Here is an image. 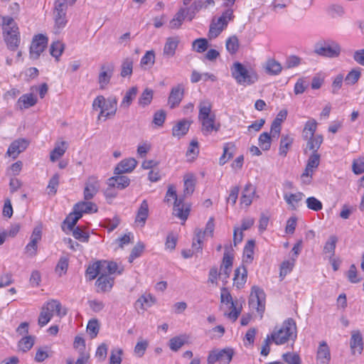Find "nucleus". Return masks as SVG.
<instances>
[{
    "label": "nucleus",
    "instance_id": "36",
    "mask_svg": "<svg viewBox=\"0 0 364 364\" xmlns=\"http://www.w3.org/2000/svg\"><path fill=\"white\" fill-rule=\"evenodd\" d=\"M235 150L233 143H227L223 147V154L220 158V164L224 165L229 159L232 158Z\"/></svg>",
    "mask_w": 364,
    "mask_h": 364
},
{
    "label": "nucleus",
    "instance_id": "1",
    "mask_svg": "<svg viewBox=\"0 0 364 364\" xmlns=\"http://www.w3.org/2000/svg\"><path fill=\"white\" fill-rule=\"evenodd\" d=\"M211 109V105L208 102L199 105L198 120L201 124V132L205 136L213 132H218L221 127L220 123L216 122L215 114L212 113Z\"/></svg>",
    "mask_w": 364,
    "mask_h": 364
},
{
    "label": "nucleus",
    "instance_id": "16",
    "mask_svg": "<svg viewBox=\"0 0 364 364\" xmlns=\"http://www.w3.org/2000/svg\"><path fill=\"white\" fill-rule=\"evenodd\" d=\"M74 213L82 216L83 213H92L97 211V206L89 200L80 201L74 205Z\"/></svg>",
    "mask_w": 364,
    "mask_h": 364
},
{
    "label": "nucleus",
    "instance_id": "19",
    "mask_svg": "<svg viewBox=\"0 0 364 364\" xmlns=\"http://www.w3.org/2000/svg\"><path fill=\"white\" fill-rule=\"evenodd\" d=\"M316 360L319 364H328L331 360V352L328 346L326 341H321L319 343Z\"/></svg>",
    "mask_w": 364,
    "mask_h": 364
},
{
    "label": "nucleus",
    "instance_id": "8",
    "mask_svg": "<svg viewBox=\"0 0 364 364\" xmlns=\"http://www.w3.org/2000/svg\"><path fill=\"white\" fill-rule=\"evenodd\" d=\"M320 154L318 153L311 154L309 157L306 166L301 178L304 184H310L313 173L316 171L320 164Z\"/></svg>",
    "mask_w": 364,
    "mask_h": 364
},
{
    "label": "nucleus",
    "instance_id": "27",
    "mask_svg": "<svg viewBox=\"0 0 364 364\" xmlns=\"http://www.w3.org/2000/svg\"><path fill=\"white\" fill-rule=\"evenodd\" d=\"M103 109L107 112L105 114V119L115 115L117 109V99L116 97H109L105 99V105Z\"/></svg>",
    "mask_w": 364,
    "mask_h": 364
},
{
    "label": "nucleus",
    "instance_id": "30",
    "mask_svg": "<svg viewBox=\"0 0 364 364\" xmlns=\"http://www.w3.org/2000/svg\"><path fill=\"white\" fill-rule=\"evenodd\" d=\"M130 183V180L125 176H115L109 179V186L117 188L118 189H124Z\"/></svg>",
    "mask_w": 364,
    "mask_h": 364
},
{
    "label": "nucleus",
    "instance_id": "32",
    "mask_svg": "<svg viewBox=\"0 0 364 364\" xmlns=\"http://www.w3.org/2000/svg\"><path fill=\"white\" fill-rule=\"evenodd\" d=\"M190 209L188 208H184V205L181 199L174 201L173 205V215L178 218L186 220L188 218Z\"/></svg>",
    "mask_w": 364,
    "mask_h": 364
},
{
    "label": "nucleus",
    "instance_id": "20",
    "mask_svg": "<svg viewBox=\"0 0 364 364\" xmlns=\"http://www.w3.org/2000/svg\"><path fill=\"white\" fill-rule=\"evenodd\" d=\"M53 317L54 314L62 317L66 314L65 310L62 311V305L58 300H51L46 303L43 307Z\"/></svg>",
    "mask_w": 364,
    "mask_h": 364
},
{
    "label": "nucleus",
    "instance_id": "14",
    "mask_svg": "<svg viewBox=\"0 0 364 364\" xmlns=\"http://www.w3.org/2000/svg\"><path fill=\"white\" fill-rule=\"evenodd\" d=\"M137 165V161L134 158H128L122 160L114 168L115 175H121L124 173L132 172Z\"/></svg>",
    "mask_w": 364,
    "mask_h": 364
},
{
    "label": "nucleus",
    "instance_id": "15",
    "mask_svg": "<svg viewBox=\"0 0 364 364\" xmlns=\"http://www.w3.org/2000/svg\"><path fill=\"white\" fill-rule=\"evenodd\" d=\"M113 66L102 65L100 68V73L98 77L100 88L103 90L109 83L113 75Z\"/></svg>",
    "mask_w": 364,
    "mask_h": 364
},
{
    "label": "nucleus",
    "instance_id": "6",
    "mask_svg": "<svg viewBox=\"0 0 364 364\" xmlns=\"http://www.w3.org/2000/svg\"><path fill=\"white\" fill-rule=\"evenodd\" d=\"M265 298L266 295L263 289L257 286H253L251 289L249 304L258 313L262 314L265 309Z\"/></svg>",
    "mask_w": 364,
    "mask_h": 364
},
{
    "label": "nucleus",
    "instance_id": "29",
    "mask_svg": "<svg viewBox=\"0 0 364 364\" xmlns=\"http://www.w3.org/2000/svg\"><path fill=\"white\" fill-rule=\"evenodd\" d=\"M304 139L306 141V149L312 151V154L318 153V150L323 142L322 135L317 134Z\"/></svg>",
    "mask_w": 364,
    "mask_h": 364
},
{
    "label": "nucleus",
    "instance_id": "7",
    "mask_svg": "<svg viewBox=\"0 0 364 364\" xmlns=\"http://www.w3.org/2000/svg\"><path fill=\"white\" fill-rule=\"evenodd\" d=\"M234 352L232 348H224L222 350L215 349L209 352L207 363L215 364L218 362L219 364H229L231 361Z\"/></svg>",
    "mask_w": 364,
    "mask_h": 364
},
{
    "label": "nucleus",
    "instance_id": "62",
    "mask_svg": "<svg viewBox=\"0 0 364 364\" xmlns=\"http://www.w3.org/2000/svg\"><path fill=\"white\" fill-rule=\"evenodd\" d=\"M193 47L198 53L205 51L208 47V42L205 38H198L193 42Z\"/></svg>",
    "mask_w": 364,
    "mask_h": 364
},
{
    "label": "nucleus",
    "instance_id": "56",
    "mask_svg": "<svg viewBox=\"0 0 364 364\" xmlns=\"http://www.w3.org/2000/svg\"><path fill=\"white\" fill-rule=\"evenodd\" d=\"M306 206L309 209L314 211H319L323 208L322 203L316 198L311 196L309 197L306 200Z\"/></svg>",
    "mask_w": 364,
    "mask_h": 364
},
{
    "label": "nucleus",
    "instance_id": "40",
    "mask_svg": "<svg viewBox=\"0 0 364 364\" xmlns=\"http://www.w3.org/2000/svg\"><path fill=\"white\" fill-rule=\"evenodd\" d=\"M266 72L272 75H279L282 70V65L274 59H269L266 63Z\"/></svg>",
    "mask_w": 364,
    "mask_h": 364
},
{
    "label": "nucleus",
    "instance_id": "3",
    "mask_svg": "<svg viewBox=\"0 0 364 364\" xmlns=\"http://www.w3.org/2000/svg\"><path fill=\"white\" fill-rule=\"evenodd\" d=\"M272 336L273 343L277 345H282L289 340L294 341L296 338V326L292 318L285 320L281 328H275L269 335Z\"/></svg>",
    "mask_w": 364,
    "mask_h": 364
},
{
    "label": "nucleus",
    "instance_id": "34",
    "mask_svg": "<svg viewBox=\"0 0 364 364\" xmlns=\"http://www.w3.org/2000/svg\"><path fill=\"white\" fill-rule=\"evenodd\" d=\"M255 190L251 183H247L242 192L240 200L242 204L249 206L252 201L253 196L255 195Z\"/></svg>",
    "mask_w": 364,
    "mask_h": 364
},
{
    "label": "nucleus",
    "instance_id": "55",
    "mask_svg": "<svg viewBox=\"0 0 364 364\" xmlns=\"http://www.w3.org/2000/svg\"><path fill=\"white\" fill-rule=\"evenodd\" d=\"M337 241L338 237L336 235H331L324 245V253H328L331 256L334 255Z\"/></svg>",
    "mask_w": 364,
    "mask_h": 364
},
{
    "label": "nucleus",
    "instance_id": "9",
    "mask_svg": "<svg viewBox=\"0 0 364 364\" xmlns=\"http://www.w3.org/2000/svg\"><path fill=\"white\" fill-rule=\"evenodd\" d=\"M48 44V38L43 35L36 36L30 47V56L32 59H38L41 53H43Z\"/></svg>",
    "mask_w": 364,
    "mask_h": 364
},
{
    "label": "nucleus",
    "instance_id": "41",
    "mask_svg": "<svg viewBox=\"0 0 364 364\" xmlns=\"http://www.w3.org/2000/svg\"><path fill=\"white\" fill-rule=\"evenodd\" d=\"M101 261L96 262L92 264H90L87 270L86 274L89 277L90 280H93L97 277V275H101L103 274Z\"/></svg>",
    "mask_w": 364,
    "mask_h": 364
},
{
    "label": "nucleus",
    "instance_id": "24",
    "mask_svg": "<svg viewBox=\"0 0 364 364\" xmlns=\"http://www.w3.org/2000/svg\"><path fill=\"white\" fill-rule=\"evenodd\" d=\"M191 122L183 119L176 123L172 128V135L173 136L181 138L185 136L189 130Z\"/></svg>",
    "mask_w": 364,
    "mask_h": 364
},
{
    "label": "nucleus",
    "instance_id": "43",
    "mask_svg": "<svg viewBox=\"0 0 364 364\" xmlns=\"http://www.w3.org/2000/svg\"><path fill=\"white\" fill-rule=\"evenodd\" d=\"M134 60L132 58H126L122 63L120 75L122 77L130 76L133 72Z\"/></svg>",
    "mask_w": 364,
    "mask_h": 364
},
{
    "label": "nucleus",
    "instance_id": "64",
    "mask_svg": "<svg viewBox=\"0 0 364 364\" xmlns=\"http://www.w3.org/2000/svg\"><path fill=\"white\" fill-rule=\"evenodd\" d=\"M301 58H299L296 55H290L287 58L286 61H285V68L289 69V68H292L294 67H297L298 65H299L301 64Z\"/></svg>",
    "mask_w": 364,
    "mask_h": 364
},
{
    "label": "nucleus",
    "instance_id": "25",
    "mask_svg": "<svg viewBox=\"0 0 364 364\" xmlns=\"http://www.w3.org/2000/svg\"><path fill=\"white\" fill-rule=\"evenodd\" d=\"M304 198V194L302 192H297L295 193H284V199L286 203L290 206L291 210H296L299 207V203Z\"/></svg>",
    "mask_w": 364,
    "mask_h": 364
},
{
    "label": "nucleus",
    "instance_id": "53",
    "mask_svg": "<svg viewBox=\"0 0 364 364\" xmlns=\"http://www.w3.org/2000/svg\"><path fill=\"white\" fill-rule=\"evenodd\" d=\"M155 62V53L154 50L146 51L145 55L141 58L140 65L141 67L151 68Z\"/></svg>",
    "mask_w": 364,
    "mask_h": 364
},
{
    "label": "nucleus",
    "instance_id": "12",
    "mask_svg": "<svg viewBox=\"0 0 364 364\" xmlns=\"http://www.w3.org/2000/svg\"><path fill=\"white\" fill-rule=\"evenodd\" d=\"M184 95V87L182 84H178L171 88L168 99V105L171 109L178 107L182 101Z\"/></svg>",
    "mask_w": 364,
    "mask_h": 364
},
{
    "label": "nucleus",
    "instance_id": "47",
    "mask_svg": "<svg viewBox=\"0 0 364 364\" xmlns=\"http://www.w3.org/2000/svg\"><path fill=\"white\" fill-rule=\"evenodd\" d=\"M187 18L185 14V10L181 8L176 14L173 18L170 21V26L171 28H178L183 23V21Z\"/></svg>",
    "mask_w": 364,
    "mask_h": 364
},
{
    "label": "nucleus",
    "instance_id": "44",
    "mask_svg": "<svg viewBox=\"0 0 364 364\" xmlns=\"http://www.w3.org/2000/svg\"><path fill=\"white\" fill-rule=\"evenodd\" d=\"M293 143V139L289 135H282L279 144V154L285 156Z\"/></svg>",
    "mask_w": 364,
    "mask_h": 364
},
{
    "label": "nucleus",
    "instance_id": "18",
    "mask_svg": "<svg viewBox=\"0 0 364 364\" xmlns=\"http://www.w3.org/2000/svg\"><path fill=\"white\" fill-rule=\"evenodd\" d=\"M247 279V270L246 267L242 264L235 270L233 284L237 289H242L246 283Z\"/></svg>",
    "mask_w": 364,
    "mask_h": 364
},
{
    "label": "nucleus",
    "instance_id": "37",
    "mask_svg": "<svg viewBox=\"0 0 364 364\" xmlns=\"http://www.w3.org/2000/svg\"><path fill=\"white\" fill-rule=\"evenodd\" d=\"M102 272L106 274H112L115 272H117L119 274H121L123 272V268L118 269V265L114 262H108L106 260L101 261Z\"/></svg>",
    "mask_w": 364,
    "mask_h": 364
},
{
    "label": "nucleus",
    "instance_id": "49",
    "mask_svg": "<svg viewBox=\"0 0 364 364\" xmlns=\"http://www.w3.org/2000/svg\"><path fill=\"white\" fill-rule=\"evenodd\" d=\"M66 149L65 141H62L60 144L56 146L50 152V161L54 162L60 159L65 154Z\"/></svg>",
    "mask_w": 364,
    "mask_h": 364
},
{
    "label": "nucleus",
    "instance_id": "31",
    "mask_svg": "<svg viewBox=\"0 0 364 364\" xmlns=\"http://www.w3.org/2000/svg\"><path fill=\"white\" fill-rule=\"evenodd\" d=\"M37 102V98L33 94L23 95L17 102L20 109H28L34 106Z\"/></svg>",
    "mask_w": 364,
    "mask_h": 364
},
{
    "label": "nucleus",
    "instance_id": "26",
    "mask_svg": "<svg viewBox=\"0 0 364 364\" xmlns=\"http://www.w3.org/2000/svg\"><path fill=\"white\" fill-rule=\"evenodd\" d=\"M149 217V204L146 200H144L136 213L135 223H139L143 227Z\"/></svg>",
    "mask_w": 364,
    "mask_h": 364
},
{
    "label": "nucleus",
    "instance_id": "51",
    "mask_svg": "<svg viewBox=\"0 0 364 364\" xmlns=\"http://www.w3.org/2000/svg\"><path fill=\"white\" fill-rule=\"evenodd\" d=\"M360 75L361 73L360 68L352 70L347 74L344 79L346 84L348 85H355L360 79Z\"/></svg>",
    "mask_w": 364,
    "mask_h": 364
},
{
    "label": "nucleus",
    "instance_id": "57",
    "mask_svg": "<svg viewBox=\"0 0 364 364\" xmlns=\"http://www.w3.org/2000/svg\"><path fill=\"white\" fill-rule=\"evenodd\" d=\"M99 330L100 325L97 319L90 320L87 326V331L92 338H94L97 336Z\"/></svg>",
    "mask_w": 364,
    "mask_h": 364
},
{
    "label": "nucleus",
    "instance_id": "35",
    "mask_svg": "<svg viewBox=\"0 0 364 364\" xmlns=\"http://www.w3.org/2000/svg\"><path fill=\"white\" fill-rule=\"evenodd\" d=\"M274 137L272 136L271 132H262L258 138V145L263 151H268L271 148L272 140ZM277 139L278 137H276Z\"/></svg>",
    "mask_w": 364,
    "mask_h": 364
},
{
    "label": "nucleus",
    "instance_id": "50",
    "mask_svg": "<svg viewBox=\"0 0 364 364\" xmlns=\"http://www.w3.org/2000/svg\"><path fill=\"white\" fill-rule=\"evenodd\" d=\"M153 99V90L149 88H146L139 98L138 103L141 107L149 105Z\"/></svg>",
    "mask_w": 364,
    "mask_h": 364
},
{
    "label": "nucleus",
    "instance_id": "2",
    "mask_svg": "<svg viewBox=\"0 0 364 364\" xmlns=\"http://www.w3.org/2000/svg\"><path fill=\"white\" fill-rule=\"evenodd\" d=\"M2 28L4 41L11 50H16L20 43L18 27L14 18L10 16L2 18Z\"/></svg>",
    "mask_w": 364,
    "mask_h": 364
},
{
    "label": "nucleus",
    "instance_id": "23",
    "mask_svg": "<svg viewBox=\"0 0 364 364\" xmlns=\"http://www.w3.org/2000/svg\"><path fill=\"white\" fill-rule=\"evenodd\" d=\"M180 40L178 37H169L165 43L163 54L167 58L173 57L176 53V50L178 46Z\"/></svg>",
    "mask_w": 364,
    "mask_h": 364
},
{
    "label": "nucleus",
    "instance_id": "59",
    "mask_svg": "<svg viewBox=\"0 0 364 364\" xmlns=\"http://www.w3.org/2000/svg\"><path fill=\"white\" fill-rule=\"evenodd\" d=\"M63 44L59 41L53 42L50 48V53L52 56L58 59L63 53Z\"/></svg>",
    "mask_w": 364,
    "mask_h": 364
},
{
    "label": "nucleus",
    "instance_id": "58",
    "mask_svg": "<svg viewBox=\"0 0 364 364\" xmlns=\"http://www.w3.org/2000/svg\"><path fill=\"white\" fill-rule=\"evenodd\" d=\"M73 230V236L82 242H87L89 241V234L83 231L80 228L76 227Z\"/></svg>",
    "mask_w": 364,
    "mask_h": 364
},
{
    "label": "nucleus",
    "instance_id": "11",
    "mask_svg": "<svg viewBox=\"0 0 364 364\" xmlns=\"http://www.w3.org/2000/svg\"><path fill=\"white\" fill-rule=\"evenodd\" d=\"M42 231L41 228L36 227L33 229L30 237V242L25 247V252L29 257H34L37 254L38 242L41 240Z\"/></svg>",
    "mask_w": 364,
    "mask_h": 364
},
{
    "label": "nucleus",
    "instance_id": "38",
    "mask_svg": "<svg viewBox=\"0 0 364 364\" xmlns=\"http://www.w3.org/2000/svg\"><path fill=\"white\" fill-rule=\"evenodd\" d=\"M317 129V122L314 119H311L305 123L303 132V139L309 138L312 136H316L315 132Z\"/></svg>",
    "mask_w": 364,
    "mask_h": 364
},
{
    "label": "nucleus",
    "instance_id": "10",
    "mask_svg": "<svg viewBox=\"0 0 364 364\" xmlns=\"http://www.w3.org/2000/svg\"><path fill=\"white\" fill-rule=\"evenodd\" d=\"M100 188V181L95 176H90L85 183L83 196L85 200L92 199Z\"/></svg>",
    "mask_w": 364,
    "mask_h": 364
},
{
    "label": "nucleus",
    "instance_id": "54",
    "mask_svg": "<svg viewBox=\"0 0 364 364\" xmlns=\"http://www.w3.org/2000/svg\"><path fill=\"white\" fill-rule=\"evenodd\" d=\"M154 303V299L150 295H142L136 301V305L140 306V308L145 310L147 307H150Z\"/></svg>",
    "mask_w": 364,
    "mask_h": 364
},
{
    "label": "nucleus",
    "instance_id": "22",
    "mask_svg": "<svg viewBox=\"0 0 364 364\" xmlns=\"http://www.w3.org/2000/svg\"><path fill=\"white\" fill-rule=\"evenodd\" d=\"M287 117V110L282 109L272 122L271 124V133L274 137H279L281 132V123L286 119Z\"/></svg>",
    "mask_w": 364,
    "mask_h": 364
},
{
    "label": "nucleus",
    "instance_id": "46",
    "mask_svg": "<svg viewBox=\"0 0 364 364\" xmlns=\"http://www.w3.org/2000/svg\"><path fill=\"white\" fill-rule=\"evenodd\" d=\"M186 336L185 335L175 336L169 341V348L173 351L178 350L186 343Z\"/></svg>",
    "mask_w": 364,
    "mask_h": 364
},
{
    "label": "nucleus",
    "instance_id": "45",
    "mask_svg": "<svg viewBox=\"0 0 364 364\" xmlns=\"http://www.w3.org/2000/svg\"><path fill=\"white\" fill-rule=\"evenodd\" d=\"M204 239V233L200 230H196L195 232V237L192 244V251L193 252H200L203 249V242Z\"/></svg>",
    "mask_w": 364,
    "mask_h": 364
},
{
    "label": "nucleus",
    "instance_id": "48",
    "mask_svg": "<svg viewBox=\"0 0 364 364\" xmlns=\"http://www.w3.org/2000/svg\"><path fill=\"white\" fill-rule=\"evenodd\" d=\"M35 337L28 336L22 338L18 342V348L23 352H27L34 345Z\"/></svg>",
    "mask_w": 364,
    "mask_h": 364
},
{
    "label": "nucleus",
    "instance_id": "21",
    "mask_svg": "<svg viewBox=\"0 0 364 364\" xmlns=\"http://www.w3.org/2000/svg\"><path fill=\"white\" fill-rule=\"evenodd\" d=\"M350 348L353 354L358 353L360 354L363 350V337L359 331H353L351 333L350 342Z\"/></svg>",
    "mask_w": 364,
    "mask_h": 364
},
{
    "label": "nucleus",
    "instance_id": "33",
    "mask_svg": "<svg viewBox=\"0 0 364 364\" xmlns=\"http://www.w3.org/2000/svg\"><path fill=\"white\" fill-rule=\"evenodd\" d=\"M138 89L136 87H132L130 89H129L120 104V107L124 109H128L129 106L132 105V101L136 97L137 95Z\"/></svg>",
    "mask_w": 364,
    "mask_h": 364
},
{
    "label": "nucleus",
    "instance_id": "52",
    "mask_svg": "<svg viewBox=\"0 0 364 364\" xmlns=\"http://www.w3.org/2000/svg\"><path fill=\"white\" fill-rule=\"evenodd\" d=\"M226 49L230 54H235L239 49V40L237 36H232L226 41Z\"/></svg>",
    "mask_w": 364,
    "mask_h": 364
},
{
    "label": "nucleus",
    "instance_id": "17",
    "mask_svg": "<svg viewBox=\"0 0 364 364\" xmlns=\"http://www.w3.org/2000/svg\"><path fill=\"white\" fill-rule=\"evenodd\" d=\"M97 287V292H107L111 291L114 284V278L111 276L102 274L95 282Z\"/></svg>",
    "mask_w": 364,
    "mask_h": 364
},
{
    "label": "nucleus",
    "instance_id": "63",
    "mask_svg": "<svg viewBox=\"0 0 364 364\" xmlns=\"http://www.w3.org/2000/svg\"><path fill=\"white\" fill-rule=\"evenodd\" d=\"M283 360L288 364H301L299 355L296 353H286L282 355Z\"/></svg>",
    "mask_w": 364,
    "mask_h": 364
},
{
    "label": "nucleus",
    "instance_id": "61",
    "mask_svg": "<svg viewBox=\"0 0 364 364\" xmlns=\"http://www.w3.org/2000/svg\"><path fill=\"white\" fill-rule=\"evenodd\" d=\"M68 259L65 257H62L60 258L56 267L55 272L59 274V276H62L65 274L68 270Z\"/></svg>",
    "mask_w": 364,
    "mask_h": 364
},
{
    "label": "nucleus",
    "instance_id": "60",
    "mask_svg": "<svg viewBox=\"0 0 364 364\" xmlns=\"http://www.w3.org/2000/svg\"><path fill=\"white\" fill-rule=\"evenodd\" d=\"M123 353L122 349L117 348L111 350L109 357V364H121L122 355Z\"/></svg>",
    "mask_w": 364,
    "mask_h": 364
},
{
    "label": "nucleus",
    "instance_id": "28",
    "mask_svg": "<svg viewBox=\"0 0 364 364\" xmlns=\"http://www.w3.org/2000/svg\"><path fill=\"white\" fill-rule=\"evenodd\" d=\"M203 6L204 4L201 0H196L190 6L187 7V6H186V7H182V9L185 10L187 19L191 21Z\"/></svg>",
    "mask_w": 364,
    "mask_h": 364
},
{
    "label": "nucleus",
    "instance_id": "13",
    "mask_svg": "<svg viewBox=\"0 0 364 364\" xmlns=\"http://www.w3.org/2000/svg\"><path fill=\"white\" fill-rule=\"evenodd\" d=\"M28 144L29 142L28 140L25 139H18L10 144L6 154L9 156L16 159L20 153L26 149Z\"/></svg>",
    "mask_w": 364,
    "mask_h": 364
},
{
    "label": "nucleus",
    "instance_id": "5",
    "mask_svg": "<svg viewBox=\"0 0 364 364\" xmlns=\"http://www.w3.org/2000/svg\"><path fill=\"white\" fill-rule=\"evenodd\" d=\"M314 51L321 56L336 58L340 55L341 47L333 40L322 41L316 43Z\"/></svg>",
    "mask_w": 364,
    "mask_h": 364
},
{
    "label": "nucleus",
    "instance_id": "42",
    "mask_svg": "<svg viewBox=\"0 0 364 364\" xmlns=\"http://www.w3.org/2000/svg\"><path fill=\"white\" fill-rule=\"evenodd\" d=\"M254 247H255V241L252 240H249L243 251V263H251L253 260V255H254Z\"/></svg>",
    "mask_w": 364,
    "mask_h": 364
},
{
    "label": "nucleus",
    "instance_id": "4",
    "mask_svg": "<svg viewBox=\"0 0 364 364\" xmlns=\"http://www.w3.org/2000/svg\"><path fill=\"white\" fill-rule=\"evenodd\" d=\"M232 77L237 84L243 86L254 84L258 80V75L252 69H247L239 62L233 63L230 68Z\"/></svg>",
    "mask_w": 364,
    "mask_h": 364
},
{
    "label": "nucleus",
    "instance_id": "39",
    "mask_svg": "<svg viewBox=\"0 0 364 364\" xmlns=\"http://www.w3.org/2000/svg\"><path fill=\"white\" fill-rule=\"evenodd\" d=\"M54 5V17H66L68 9L67 0H55Z\"/></svg>",
    "mask_w": 364,
    "mask_h": 364
}]
</instances>
